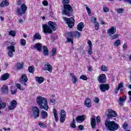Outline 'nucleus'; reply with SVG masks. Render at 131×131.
I'll return each mask as SVG.
<instances>
[{"label":"nucleus","instance_id":"42","mask_svg":"<svg viewBox=\"0 0 131 131\" xmlns=\"http://www.w3.org/2000/svg\"><path fill=\"white\" fill-rule=\"evenodd\" d=\"M9 34L10 35H11V36H16V32L14 31H10L9 32Z\"/></svg>","mask_w":131,"mask_h":131},{"label":"nucleus","instance_id":"7","mask_svg":"<svg viewBox=\"0 0 131 131\" xmlns=\"http://www.w3.org/2000/svg\"><path fill=\"white\" fill-rule=\"evenodd\" d=\"M32 116L34 118H38L39 117V108L36 106L32 108Z\"/></svg>","mask_w":131,"mask_h":131},{"label":"nucleus","instance_id":"57","mask_svg":"<svg viewBox=\"0 0 131 131\" xmlns=\"http://www.w3.org/2000/svg\"><path fill=\"white\" fill-rule=\"evenodd\" d=\"M103 11L105 13H107V12H109V9L107 7H104Z\"/></svg>","mask_w":131,"mask_h":131},{"label":"nucleus","instance_id":"64","mask_svg":"<svg viewBox=\"0 0 131 131\" xmlns=\"http://www.w3.org/2000/svg\"><path fill=\"white\" fill-rule=\"evenodd\" d=\"M128 95L130 96L129 100H130V101H131V91H129V92H128Z\"/></svg>","mask_w":131,"mask_h":131},{"label":"nucleus","instance_id":"43","mask_svg":"<svg viewBox=\"0 0 131 131\" xmlns=\"http://www.w3.org/2000/svg\"><path fill=\"white\" fill-rule=\"evenodd\" d=\"M60 116L62 117H66V112H65L63 110H61V111Z\"/></svg>","mask_w":131,"mask_h":131},{"label":"nucleus","instance_id":"8","mask_svg":"<svg viewBox=\"0 0 131 131\" xmlns=\"http://www.w3.org/2000/svg\"><path fill=\"white\" fill-rule=\"evenodd\" d=\"M42 32L43 33H45V34L53 33V30L49 27V25L47 24L42 25Z\"/></svg>","mask_w":131,"mask_h":131},{"label":"nucleus","instance_id":"2","mask_svg":"<svg viewBox=\"0 0 131 131\" xmlns=\"http://www.w3.org/2000/svg\"><path fill=\"white\" fill-rule=\"evenodd\" d=\"M104 124L106 128L110 131L117 130L119 128V125L114 121H110L106 120Z\"/></svg>","mask_w":131,"mask_h":131},{"label":"nucleus","instance_id":"37","mask_svg":"<svg viewBox=\"0 0 131 131\" xmlns=\"http://www.w3.org/2000/svg\"><path fill=\"white\" fill-rule=\"evenodd\" d=\"M101 70L102 71H108V68L106 66L102 64L101 67Z\"/></svg>","mask_w":131,"mask_h":131},{"label":"nucleus","instance_id":"21","mask_svg":"<svg viewBox=\"0 0 131 131\" xmlns=\"http://www.w3.org/2000/svg\"><path fill=\"white\" fill-rule=\"evenodd\" d=\"M123 82L121 81L119 84H118V88H117L115 90V93L117 94L118 93V91L121 89V88H123Z\"/></svg>","mask_w":131,"mask_h":131},{"label":"nucleus","instance_id":"30","mask_svg":"<svg viewBox=\"0 0 131 131\" xmlns=\"http://www.w3.org/2000/svg\"><path fill=\"white\" fill-rule=\"evenodd\" d=\"M7 50L8 52H15V47L14 46H8Z\"/></svg>","mask_w":131,"mask_h":131},{"label":"nucleus","instance_id":"55","mask_svg":"<svg viewBox=\"0 0 131 131\" xmlns=\"http://www.w3.org/2000/svg\"><path fill=\"white\" fill-rule=\"evenodd\" d=\"M86 10L89 15H90V14H91V9H90V8H89V7L86 6Z\"/></svg>","mask_w":131,"mask_h":131},{"label":"nucleus","instance_id":"15","mask_svg":"<svg viewBox=\"0 0 131 131\" xmlns=\"http://www.w3.org/2000/svg\"><path fill=\"white\" fill-rule=\"evenodd\" d=\"M48 26L49 27L52 29L53 31H55L57 29V27L58 26H57V24H56V23L53 22L52 21H49L48 22Z\"/></svg>","mask_w":131,"mask_h":131},{"label":"nucleus","instance_id":"25","mask_svg":"<svg viewBox=\"0 0 131 131\" xmlns=\"http://www.w3.org/2000/svg\"><path fill=\"white\" fill-rule=\"evenodd\" d=\"M70 75L72 77V81L73 83H76V82H77V81H78L77 77H76V76L73 75V74L72 73H70Z\"/></svg>","mask_w":131,"mask_h":131},{"label":"nucleus","instance_id":"16","mask_svg":"<svg viewBox=\"0 0 131 131\" xmlns=\"http://www.w3.org/2000/svg\"><path fill=\"white\" fill-rule=\"evenodd\" d=\"M86 118L85 115L79 116L76 118V120L78 123H81Z\"/></svg>","mask_w":131,"mask_h":131},{"label":"nucleus","instance_id":"48","mask_svg":"<svg viewBox=\"0 0 131 131\" xmlns=\"http://www.w3.org/2000/svg\"><path fill=\"white\" fill-rule=\"evenodd\" d=\"M128 126V125L127 124V123L126 122H124L122 125V126L124 129H126V128H127Z\"/></svg>","mask_w":131,"mask_h":131},{"label":"nucleus","instance_id":"14","mask_svg":"<svg viewBox=\"0 0 131 131\" xmlns=\"http://www.w3.org/2000/svg\"><path fill=\"white\" fill-rule=\"evenodd\" d=\"M18 102L17 101L13 100L10 103V105H8V109L9 110H14L16 107H17V105Z\"/></svg>","mask_w":131,"mask_h":131},{"label":"nucleus","instance_id":"59","mask_svg":"<svg viewBox=\"0 0 131 131\" xmlns=\"http://www.w3.org/2000/svg\"><path fill=\"white\" fill-rule=\"evenodd\" d=\"M88 45H89V48H92V41H91V40H88Z\"/></svg>","mask_w":131,"mask_h":131},{"label":"nucleus","instance_id":"44","mask_svg":"<svg viewBox=\"0 0 131 131\" xmlns=\"http://www.w3.org/2000/svg\"><path fill=\"white\" fill-rule=\"evenodd\" d=\"M116 11L118 14H122L123 13V9L121 8L117 9Z\"/></svg>","mask_w":131,"mask_h":131},{"label":"nucleus","instance_id":"46","mask_svg":"<svg viewBox=\"0 0 131 131\" xmlns=\"http://www.w3.org/2000/svg\"><path fill=\"white\" fill-rule=\"evenodd\" d=\"M112 39H116V38H118V37L119 36V35L118 34H115L114 35L111 36Z\"/></svg>","mask_w":131,"mask_h":131},{"label":"nucleus","instance_id":"56","mask_svg":"<svg viewBox=\"0 0 131 131\" xmlns=\"http://www.w3.org/2000/svg\"><path fill=\"white\" fill-rule=\"evenodd\" d=\"M88 53L89 54V55H92V54H93V51L92 50V47H90L89 48Z\"/></svg>","mask_w":131,"mask_h":131},{"label":"nucleus","instance_id":"47","mask_svg":"<svg viewBox=\"0 0 131 131\" xmlns=\"http://www.w3.org/2000/svg\"><path fill=\"white\" fill-rule=\"evenodd\" d=\"M14 52L13 51H8V56L9 57H12L14 56Z\"/></svg>","mask_w":131,"mask_h":131},{"label":"nucleus","instance_id":"11","mask_svg":"<svg viewBox=\"0 0 131 131\" xmlns=\"http://www.w3.org/2000/svg\"><path fill=\"white\" fill-rule=\"evenodd\" d=\"M27 80H28V78H27V76L25 74H23L21 77L19 78V81L21 84L23 85H27V84L26 82H27Z\"/></svg>","mask_w":131,"mask_h":131},{"label":"nucleus","instance_id":"33","mask_svg":"<svg viewBox=\"0 0 131 131\" xmlns=\"http://www.w3.org/2000/svg\"><path fill=\"white\" fill-rule=\"evenodd\" d=\"M2 91L5 94H7L8 93V86L4 85L2 89Z\"/></svg>","mask_w":131,"mask_h":131},{"label":"nucleus","instance_id":"41","mask_svg":"<svg viewBox=\"0 0 131 131\" xmlns=\"http://www.w3.org/2000/svg\"><path fill=\"white\" fill-rule=\"evenodd\" d=\"M20 43L21 45V46H26V40H25V39H21L20 40Z\"/></svg>","mask_w":131,"mask_h":131},{"label":"nucleus","instance_id":"28","mask_svg":"<svg viewBox=\"0 0 131 131\" xmlns=\"http://www.w3.org/2000/svg\"><path fill=\"white\" fill-rule=\"evenodd\" d=\"M43 54L44 56H49V50H48V47H47V46H43Z\"/></svg>","mask_w":131,"mask_h":131},{"label":"nucleus","instance_id":"22","mask_svg":"<svg viewBox=\"0 0 131 131\" xmlns=\"http://www.w3.org/2000/svg\"><path fill=\"white\" fill-rule=\"evenodd\" d=\"M45 69L46 70L49 71L50 73H52V72L53 71V67H52L51 66H50V64L47 63L45 66Z\"/></svg>","mask_w":131,"mask_h":131},{"label":"nucleus","instance_id":"49","mask_svg":"<svg viewBox=\"0 0 131 131\" xmlns=\"http://www.w3.org/2000/svg\"><path fill=\"white\" fill-rule=\"evenodd\" d=\"M80 79H82L83 80H87L88 77L85 75H82L80 77Z\"/></svg>","mask_w":131,"mask_h":131},{"label":"nucleus","instance_id":"39","mask_svg":"<svg viewBox=\"0 0 131 131\" xmlns=\"http://www.w3.org/2000/svg\"><path fill=\"white\" fill-rule=\"evenodd\" d=\"M28 70L29 71V72H30V73H33V72H34V67H29Z\"/></svg>","mask_w":131,"mask_h":131},{"label":"nucleus","instance_id":"52","mask_svg":"<svg viewBox=\"0 0 131 131\" xmlns=\"http://www.w3.org/2000/svg\"><path fill=\"white\" fill-rule=\"evenodd\" d=\"M91 21L92 22H93V23H94L95 24L98 23V22H97V18L96 17H93L91 19Z\"/></svg>","mask_w":131,"mask_h":131},{"label":"nucleus","instance_id":"32","mask_svg":"<svg viewBox=\"0 0 131 131\" xmlns=\"http://www.w3.org/2000/svg\"><path fill=\"white\" fill-rule=\"evenodd\" d=\"M53 114L56 121H58V115H57V110L55 108L53 109Z\"/></svg>","mask_w":131,"mask_h":131},{"label":"nucleus","instance_id":"12","mask_svg":"<svg viewBox=\"0 0 131 131\" xmlns=\"http://www.w3.org/2000/svg\"><path fill=\"white\" fill-rule=\"evenodd\" d=\"M110 86H109L108 84H101L99 86V89L100 91L105 92L106 91H108Z\"/></svg>","mask_w":131,"mask_h":131},{"label":"nucleus","instance_id":"19","mask_svg":"<svg viewBox=\"0 0 131 131\" xmlns=\"http://www.w3.org/2000/svg\"><path fill=\"white\" fill-rule=\"evenodd\" d=\"M84 105L86 106V107H88V108H91L92 106V101L90 98H87L86 99L84 102Z\"/></svg>","mask_w":131,"mask_h":131},{"label":"nucleus","instance_id":"17","mask_svg":"<svg viewBox=\"0 0 131 131\" xmlns=\"http://www.w3.org/2000/svg\"><path fill=\"white\" fill-rule=\"evenodd\" d=\"M126 100V96L125 95H123L122 97H119L118 100V103L120 106H122L123 105V103Z\"/></svg>","mask_w":131,"mask_h":131},{"label":"nucleus","instance_id":"31","mask_svg":"<svg viewBox=\"0 0 131 131\" xmlns=\"http://www.w3.org/2000/svg\"><path fill=\"white\" fill-rule=\"evenodd\" d=\"M33 38L34 39H41V36H40V34L38 33H36L33 35Z\"/></svg>","mask_w":131,"mask_h":131},{"label":"nucleus","instance_id":"9","mask_svg":"<svg viewBox=\"0 0 131 131\" xmlns=\"http://www.w3.org/2000/svg\"><path fill=\"white\" fill-rule=\"evenodd\" d=\"M107 112L108 114H106V116L108 119H110V118H112V117H116V116H117V113H116V112L113 110L109 109L108 110Z\"/></svg>","mask_w":131,"mask_h":131},{"label":"nucleus","instance_id":"10","mask_svg":"<svg viewBox=\"0 0 131 131\" xmlns=\"http://www.w3.org/2000/svg\"><path fill=\"white\" fill-rule=\"evenodd\" d=\"M106 79H107V78L105 74H101L97 77V80L99 83H104V82H106Z\"/></svg>","mask_w":131,"mask_h":131},{"label":"nucleus","instance_id":"53","mask_svg":"<svg viewBox=\"0 0 131 131\" xmlns=\"http://www.w3.org/2000/svg\"><path fill=\"white\" fill-rule=\"evenodd\" d=\"M99 27L100 26L99 25V24L98 23H96L95 26V30H98Z\"/></svg>","mask_w":131,"mask_h":131},{"label":"nucleus","instance_id":"54","mask_svg":"<svg viewBox=\"0 0 131 131\" xmlns=\"http://www.w3.org/2000/svg\"><path fill=\"white\" fill-rule=\"evenodd\" d=\"M127 49V45H126V43H124L123 46V51H126Z\"/></svg>","mask_w":131,"mask_h":131},{"label":"nucleus","instance_id":"6","mask_svg":"<svg viewBox=\"0 0 131 131\" xmlns=\"http://www.w3.org/2000/svg\"><path fill=\"white\" fill-rule=\"evenodd\" d=\"M63 19L70 28H72L74 26V18L73 17L68 18L66 17H63Z\"/></svg>","mask_w":131,"mask_h":131},{"label":"nucleus","instance_id":"35","mask_svg":"<svg viewBox=\"0 0 131 131\" xmlns=\"http://www.w3.org/2000/svg\"><path fill=\"white\" fill-rule=\"evenodd\" d=\"M15 85L18 90H20V91H24V90H25V88L22 87L20 83H16Z\"/></svg>","mask_w":131,"mask_h":131},{"label":"nucleus","instance_id":"13","mask_svg":"<svg viewBox=\"0 0 131 131\" xmlns=\"http://www.w3.org/2000/svg\"><path fill=\"white\" fill-rule=\"evenodd\" d=\"M107 34L110 36H112L113 34L116 33V28L115 27L112 26L107 32Z\"/></svg>","mask_w":131,"mask_h":131},{"label":"nucleus","instance_id":"23","mask_svg":"<svg viewBox=\"0 0 131 131\" xmlns=\"http://www.w3.org/2000/svg\"><path fill=\"white\" fill-rule=\"evenodd\" d=\"M35 80L38 83H42L45 80V78L42 77H36Z\"/></svg>","mask_w":131,"mask_h":131},{"label":"nucleus","instance_id":"51","mask_svg":"<svg viewBox=\"0 0 131 131\" xmlns=\"http://www.w3.org/2000/svg\"><path fill=\"white\" fill-rule=\"evenodd\" d=\"M16 67L17 69H21L22 67H23V66L20 63H18L17 64Z\"/></svg>","mask_w":131,"mask_h":131},{"label":"nucleus","instance_id":"26","mask_svg":"<svg viewBox=\"0 0 131 131\" xmlns=\"http://www.w3.org/2000/svg\"><path fill=\"white\" fill-rule=\"evenodd\" d=\"M48 117V113L45 111H42L41 113V118L45 119Z\"/></svg>","mask_w":131,"mask_h":131},{"label":"nucleus","instance_id":"62","mask_svg":"<svg viewBox=\"0 0 131 131\" xmlns=\"http://www.w3.org/2000/svg\"><path fill=\"white\" fill-rule=\"evenodd\" d=\"M100 116H97V118H96V120H97V122L99 123L100 122L101 120H100Z\"/></svg>","mask_w":131,"mask_h":131},{"label":"nucleus","instance_id":"1","mask_svg":"<svg viewBox=\"0 0 131 131\" xmlns=\"http://www.w3.org/2000/svg\"><path fill=\"white\" fill-rule=\"evenodd\" d=\"M36 102L40 108L48 111L49 110V105H48V100L46 98L41 96L37 97Z\"/></svg>","mask_w":131,"mask_h":131},{"label":"nucleus","instance_id":"50","mask_svg":"<svg viewBox=\"0 0 131 131\" xmlns=\"http://www.w3.org/2000/svg\"><path fill=\"white\" fill-rule=\"evenodd\" d=\"M65 118H66V117L60 116V121L61 123H64V122L65 121Z\"/></svg>","mask_w":131,"mask_h":131},{"label":"nucleus","instance_id":"38","mask_svg":"<svg viewBox=\"0 0 131 131\" xmlns=\"http://www.w3.org/2000/svg\"><path fill=\"white\" fill-rule=\"evenodd\" d=\"M121 43V42L119 39L116 40L114 42V45L115 46H116V47H118V46H120Z\"/></svg>","mask_w":131,"mask_h":131},{"label":"nucleus","instance_id":"20","mask_svg":"<svg viewBox=\"0 0 131 131\" xmlns=\"http://www.w3.org/2000/svg\"><path fill=\"white\" fill-rule=\"evenodd\" d=\"M33 47L34 49L37 50L38 52H40V51H41V48L42 46H41V44L40 43L38 42L35 44Z\"/></svg>","mask_w":131,"mask_h":131},{"label":"nucleus","instance_id":"24","mask_svg":"<svg viewBox=\"0 0 131 131\" xmlns=\"http://www.w3.org/2000/svg\"><path fill=\"white\" fill-rule=\"evenodd\" d=\"M84 27V24L83 23L81 22L79 23V24L77 26V29L78 30H79V31H82V29Z\"/></svg>","mask_w":131,"mask_h":131},{"label":"nucleus","instance_id":"18","mask_svg":"<svg viewBox=\"0 0 131 131\" xmlns=\"http://www.w3.org/2000/svg\"><path fill=\"white\" fill-rule=\"evenodd\" d=\"M91 124L93 128H95V127H96V116H95L94 115L92 116Z\"/></svg>","mask_w":131,"mask_h":131},{"label":"nucleus","instance_id":"4","mask_svg":"<svg viewBox=\"0 0 131 131\" xmlns=\"http://www.w3.org/2000/svg\"><path fill=\"white\" fill-rule=\"evenodd\" d=\"M73 11L72 7L69 4L63 5V9L62 11V15H66L67 16H70L71 12Z\"/></svg>","mask_w":131,"mask_h":131},{"label":"nucleus","instance_id":"5","mask_svg":"<svg viewBox=\"0 0 131 131\" xmlns=\"http://www.w3.org/2000/svg\"><path fill=\"white\" fill-rule=\"evenodd\" d=\"M27 11V7L25 4H21L20 5V8H18L16 10V13L18 16H22L23 14H25V12Z\"/></svg>","mask_w":131,"mask_h":131},{"label":"nucleus","instance_id":"27","mask_svg":"<svg viewBox=\"0 0 131 131\" xmlns=\"http://www.w3.org/2000/svg\"><path fill=\"white\" fill-rule=\"evenodd\" d=\"M9 76L10 74H9V73H6L2 76L1 80H7V79L9 78Z\"/></svg>","mask_w":131,"mask_h":131},{"label":"nucleus","instance_id":"40","mask_svg":"<svg viewBox=\"0 0 131 131\" xmlns=\"http://www.w3.org/2000/svg\"><path fill=\"white\" fill-rule=\"evenodd\" d=\"M56 53H57V49H56V48H53L51 51L52 56L54 57V56L56 55Z\"/></svg>","mask_w":131,"mask_h":131},{"label":"nucleus","instance_id":"58","mask_svg":"<svg viewBox=\"0 0 131 131\" xmlns=\"http://www.w3.org/2000/svg\"><path fill=\"white\" fill-rule=\"evenodd\" d=\"M78 127H79V129H80V130H83L84 127L82 125H79Z\"/></svg>","mask_w":131,"mask_h":131},{"label":"nucleus","instance_id":"45","mask_svg":"<svg viewBox=\"0 0 131 131\" xmlns=\"http://www.w3.org/2000/svg\"><path fill=\"white\" fill-rule=\"evenodd\" d=\"M38 124L41 128H46V127H47V125L43 123H39Z\"/></svg>","mask_w":131,"mask_h":131},{"label":"nucleus","instance_id":"63","mask_svg":"<svg viewBox=\"0 0 131 131\" xmlns=\"http://www.w3.org/2000/svg\"><path fill=\"white\" fill-rule=\"evenodd\" d=\"M94 101L95 103H98L100 101V99H99L98 98H95Z\"/></svg>","mask_w":131,"mask_h":131},{"label":"nucleus","instance_id":"61","mask_svg":"<svg viewBox=\"0 0 131 131\" xmlns=\"http://www.w3.org/2000/svg\"><path fill=\"white\" fill-rule=\"evenodd\" d=\"M42 4H43V6H48V1H43Z\"/></svg>","mask_w":131,"mask_h":131},{"label":"nucleus","instance_id":"36","mask_svg":"<svg viewBox=\"0 0 131 131\" xmlns=\"http://www.w3.org/2000/svg\"><path fill=\"white\" fill-rule=\"evenodd\" d=\"M11 93L12 95H15L17 93V89H16L14 87L12 86L11 88Z\"/></svg>","mask_w":131,"mask_h":131},{"label":"nucleus","instance_id":"3","mask_svg":"<svg viewBox=\"0 0 131 131\" xmlns=\"http://www.w3.org/2000/svg\"><path fill=\"white\" fill-rule=\"evenodd\" d=\"M74 36L78 38L80 37V33H79V32L77 31L69 32L67 38V42H71L73 45V40L72 39V37H74Z\"/></svg>","mask_w":131,"mask_h":131},{"label":"nucleus","instance_id":"60","mask_svg":"<svg viewBox=\"0 0 131 131\" xmlns=\"http://www.w3.org/2000/svg\"><path fill=\"white\" fill-rule=\"evenodd\" d=\"M63 4H69V0H62Z\"/></svg>","mask_w":131,"mask_h":131},{"label":"nucleus","instance_id":"34","mask_svg":"<svg viewBox=\"0 0 131 131\" xmlns=\"http://www.w3.org/2000/svg\"><path fill=\"white\" fill-rule=\"evenodd\" d=\"M0 6L1 7H4V6H9V2H8V1L7 0H4L1 3Z\"/></svg>","mask_w":131,"mask_h":131},{"label":"nucleus","instance_id":"29","mask_svg":"<svg viewBox=\"0 0 131 131\" xmlns=\"http://www.w3.org/2000/svg\"><path fill=\"white\" fill-rule=\"evenodd\" d=\"M75 123H76V122L75 121V120H74V118H73L72 122L70 124V126L72 128H76V125H75Z\"/></svg>","mask_w":131,"mask_h":131}]
</instances>
